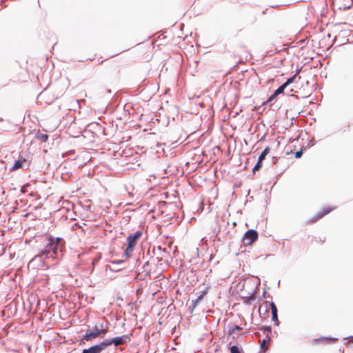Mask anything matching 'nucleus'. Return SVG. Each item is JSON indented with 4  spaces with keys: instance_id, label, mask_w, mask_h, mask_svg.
<instances>
[{
    "instance_id": "22",
    "label": "nucleus",
    "mask_w": 353,
    "mask_h": 353,
    "mask_svg": "<svg viewBox=\"0 0 353 353\" xmlns=\"http://www.w3.org/2000/svg\"><path fill=\"white\" fill-rule=\"evenodd\" d=\"M349 341L353 343V336H350L348 338Z\"/></svg>"
},
{
    "instance_id": "14",
    "label": "nucleus",
    "mask_w": 353,
    "mask_h": 353,
    "mask_svg": "<svg viewBox=\"0 0 353 353\" xmlns=\"http://www.w3.org/2000/svg\"><path fill=\"white\" fill-rule=\"evenodd\" d=\"M36 138L42 142H46L48 139V136L46 134L37 133Z\"/></svg>"
},
{
    "instance_id": "18",
    "label": "nucleus",
    "mask_w": 353,
    "mask_h": 353,
    "mask_svg": "<svg viewBox=\"0 0 353 353\" xmlns=\"http://www.w3.org/2000/svg\"><path fill=\"white\" fill-rule=\"evenodd\" d=\"M286 88V87L283 84L281 85L277 90H275V92L278 94H280L281 93H283L284 92V90Z\"/></svg>"
},
{
    "instance_id": "9",
    "label": "nucleus",
    "mask_w": 353,
    "mask_h": 353,
    "mask_svg": "<svg viewBox=\"0 0 353 353\" xmlns=\"http://www.w3.org/2000/svg\"><path fill=\"white\" fill-rule=\"evenodd\" d=\"M300 72V70H298L296 73L293 75L292 77H290V79H288L284 83L283 85L287 88L288 85H289L290 84L292 83L293 82H294L296 79V78L298 77L299 79H301V77H299V74Z\"/></svg>"
},
{
    "instance_id": "24",
    "label": "nucleus",
    "mask_w": 353,
    "mask_h": 353,
    "mask_svg": "<svg viewBox=\"0 0 353 353\" xmlns=\"http://www.w3.org/2000/svg\"><path fill=\"white\" fill-rule=\"evenodd\" d=\"M104 61H105V60H101L100 63L102 64Z\"/></svg>"
},
{
    "instance_id": "10",
    "label": "nucleus",
    "mask_w": 353,
    "mask_h": 353,
    "mask_svg": "<svg viewBox=\"0 0 353 353\" xmlns=\"http://www.w3.org/2000/svg\"><path fill=\"white\" fill-rule=\"evenodd\" d=\"M208 293V289L202 292V293L198 296L196 299L192 301L193 307H195L196 305L203 299V296Z\"/></svg>"
},
{
    "instance_id": "20",
    "label": "nucleus",
    "mask_w": 353,
    "mask_h": 353,
    "mask_svg": "<svg viewBox=\"0 0 353 353\" xmlns=\"http://www.w3.org/2000/svg\"><path fill=\"white\" fill-rule=\"evenodd\" d=\"M302 154H303L302 150H299L295 153L294 157H295V158L299 159L302 156Z\"/></svg>"
},
{
    "instance_id": "3",
    "label": "nucleus",
    "mask_w": 353,
    "mask_h": 353,
    "mask_svg": "<svg viewBox=\"0 0 353 353\" xmlns=\"http://www.w3.org/2000/svg\"><path fill=\"white\" fill-rule=\"evenodd\" d=\"M141 231H137L135 233L130 234L127 238L128 246L125 250L124 254L127 258L130 257L134 250L137 241L142 236Z\"/></svg>"
},
{
    "instance_id": "4",
    "label": "nucleus",
    "mask_w": 353,
    "mask_h": 353,
    "mask_svg": "<svg viewBox=\"0 0 353 353\" xmlns=\"http://www.w3.org/2000/svg\"><path fill=\"white\" fill-rule=\"evenodd\" d=\"M130 341V337L129 335H123L121 336L114 337L111 339H105L104 343L106 345V347L114 344L116 347L125 344Z\"/></svg>"
},
{
    "instance_id": "5",
    "label": "nucleus",
    "mask_w": 353,
    "mask_h": 353,
    "mask_svg": "<svg viewBox=\"0 0 353 353\" xmlns=\"http://www.w3.org/2000/svg\"><path fill=\"white\" fill-rule=\"evenodd\" d=\"M258 239V232L254 230H249L244 234L243 244L245 245H251Z\"/></svg>"
},
{
    "instance_id": "16",
    "label": "nucleus",
    "mask_w": 353,
    "mask_h": 353,
    "mask_svg": "<svg viewBox=\"0 0 353 353\" xmlns=\"http://www.w3.org/2000/svg\"><path fill=\"white\" fill-rule=\"evenodd\" d=\"M230 350L231 353H241L239 347L236 345L230 347Z\"/></svg>"
},
{
    "instance_id": "12",
    "label": "nucleus",
    "mask_w": 353,
    "mask_h": 353,
    "mask_svg": "<svg viewBox=\"0 0 353 353\" xmlns=\"http://www.w3.org/2000/svg\"><path fill=\"white\" fill-rule=\"evenodd\" d=\"M26 161L25 159L17 161L12 167V170H16L23 167V163Z\"/></svg>"
},
{
    "instance_id": "21",
    "label": "nucleus",
    "mask_w": 353,
    "mask_h": 353,
    "mask_svg": "<svg viewBox=\"0 0 353 353\" xmlns=\"http://www.w3.org/2000/svg\"><path fill=\"white\" fill-rule=\"evenodd\" d=\"M242 328L239 325H236L234 328L230 330V332H234L235 330H241Z\"/></svg>"
},
{
    "instance_id": "19",
    "label": "nucleus",
    "mask_w": 353,
    "mask_h": 353,
    "mask_svg": "<svg viewBox=\"0 0 353 353\" xmlns=\"http://www.w3.org/2000/svg\"><path fill=\"white\" fill-rule=\"evenodd\" d=\"M261 162L262 161H259V160H258L257 163L255 165V166L253 168V172L259 170L261 168Z\"/></svg>"
},
{
    "instance_id": "6",
    "label": "nucleus",
    "mask_w": 353,
    "mask_h": 353,
    "mask_svg": "<svg viewBox=\"0 0 353 353\" xmlns=\"http://www.w3.org/2000/svg\"><path fill=\"white\" fill-rule=\"evenodd\" d=\"M105 348H107L106 345L104 341H103L100 343L91 346L88 349H84L82 353H101Z\"/></svg>"
},
{
    "instance_id": "7",
    "label": "nucleus",
    "mask_w": 353,
    "mask_h": 353,
    "mask_svg": "<svg viewBox=\"0 0 353 353\" xmlns=\"http://www.w3.org/2000/svg\"><path fill=\"white\" fill-rule=\"evenodd\" d=\"M335 208L326 207L324 208L322 211L318 212L314 216L312 217L310 220V223H315L320 219L323 218L326 214L332 212Z\"/></svg>"
},
{
    "instance_id": "11",
    "label": "nucleus",
    "mask_w": 353,
    "mask_h": 353,
    "mask_svg": "<svg viewBox=\"0 0 353 353\" xmlns=\"http://www.w3.org/2000/svg\"><path fill=\"white\" fill-rule=\"evenodd\" d=\"M337 341V339H335V338H324V337H321L319 339H316L313 341V342L315 343V344H319V343L321 342H323V341Z\"/></svg>"
},
{
    "instance_id": "2",
    "label": "nucleus",
    "mask_w": 353,
    "mask_h": 353,
    "mask_svg": "<svg viewBox=\"0 0 353 353\" xmlns=\"http://www.w3.org/2000/svg\"><path fill=\"white\" fill-rule=\"evenodd\" d=\"M109 327L103 323L96 324L92 330H87L86 333L83 335L82 340L87 341H92L97 337H103L108 333Z\"/></svg>"
},
{
    "instance_id": "1",
    "label": "nucleus",
    "mask_w": 353,
    "mask_h": 353,
    "mask_svg": "<svg viewBox=\"0 0 353 353\" xmlns=\"http://www.w3.org/2000/svg\"><path fill=\"white\" fill-rule=\"evenodd\" d=\"M64 246V241L61 238L54 239L52 236L48 238V243L45 250L40 252L41 256L46 255L47 257L57 258V250L60 247L62 248Z\"/></svg>"
},
{
    "instance_id": "17",
    "label": "nucleus",
    "mask_w": 353,
    "mask_h": 353,
    "mask_svg": "<svg viewBox=\"0 0 353 353\" xmlns=\"http://www.w3.org/2000/svg\"><path fill=\"white\" fill-rule=\"evenodd\" d=\"M278 95L279 94L274 91V92L268 99L267 103H270L274 101L277 97Z\"/></svg>"
},
{
    "instance_id": "13",
    "label": "nucleus",
    "mask_w": 353,
    "mask_h": 353,
    "mask_svg": "<svg viewBox=\"0 0 353 353\" xmlns=\"http://www.w3.org/2000/svg\"><path fill=\"white\" fill-rule=\"evenodd\" d=\"M270 147H266L259 157V161H263L265 159L266 155H268L270 153Z\"/></svg>"
},
{
    "instance_id": "23",
    "label": "nucleus",
    "mask_w": 353,
    "mask_h": 353,
    "mask_svg": "<svg viewBox=\"0 0 353 353\" xmlns=\"http://www.w3.org/2000/svg\"><path fill=\"white\" fill-rule=\"evenodd\" d=\"M242 31H243V30H242V29H241V30H238V31H237V32H236V36L237 37V36L239 35V33H240V32H242Z\"/></svg>"
},
{
    "instance_id": "25",
    "label": "nucleus",
    "mask_w": 353,
    "mask_h": 353,
    "mask_svg": "<svg viewBox=\"0 0 353 353\" xmlns=\"http://www.w3.org/2000/svg\"><path fill=\"white\" fill-rule=\"evenodd\" d=\"M261 306L259 307V312H261Z\"/></svg>"
},
{
    "instance_id": "8",
    "label": "nucleus",
    "mask_w": 353,
    "mask_h": 353,
    "mask_svg": "<svg viewBox=\"0 0 353 353\" xmlns=\"http://www.w3.org/2000/svg\"><path fill=\"white\" fill-rule=\"evenodd\" d=\"M270 308L272 314V321L275 322L276 325L279 324L278 316H277V308L274 302L270 303Z\"/></svg>"
},
{
    "instance_id": "15",
    "label": "nucleus",
    "mask_w": 353,
    "mask_h": 353,
    "mask_svg": "<svg viewBox=\"0 0 353 353\" xmlns=\"http://www.w3.org/2000/svg\"><path fill=\"white\" fill-rule=\"evenodd\" d=\"M270 339H263L261 342V348L265 352L268 349V343L270 342Z\"/></svg>"
}]
</instances>
